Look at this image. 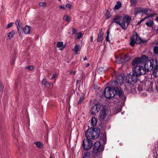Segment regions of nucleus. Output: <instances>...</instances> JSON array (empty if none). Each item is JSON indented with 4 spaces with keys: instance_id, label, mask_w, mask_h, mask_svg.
I'll use <instances>...</instances> for the list:
<instances>
[{
    "instance_id": "obj_27",
    "label": "nucleus",
    "mask_w": 158,
    "mask_h": 158,
    "mask_svg": "<svg viewBox=\"0 0 158 158\" xmlns=\"http://www.w3.org/2000/svg\"><path fill=\"white\" fill-rule=\"evenodd\" d=\"M141 7H138L136 8L134 11V14L136 15L138 13L141 12Z\"/></svg>"
},
{
    "instance_id": "obj_25",
    "label": "nucleus",
    "mask_w": 158,
    "mask_h": 158,
    "mask_svg": "<svg viewBox=\"0 0 158 158\" xmlns=\"http://www.w3.org/2000/svg\"><path fill=\"white\" fill-rule=\"evenodd\" d=\"M34 143L36 147L39 148H42L43 146V144L40 142H35Z\"/></svg>"
},
{
    "instance_id": "obj_35",
    "label": "nucleus",
    "mask_w": 158,
    "mask_h": 158,
    "mask_svg": "<svg viewBox=\"0 0 158 158\" xmlns=\"http://www.w3.org/2000/svg\"><path fill=\"white\" fill-rule=\"evenodd\" d=\"M153 15V14H150L148 15H147L143 19H143V21L145 20L146 19H147L149 17H152Z\"/></svg>"
},
{
    "instance_id": "obj_29",
    "label": "nucleus",
    "mask_w": 158,
    "mask_h": 158,
    "mask_svg": "<svg viewBox=\"0 0 158 158\" xmlns=\"http://www.w3.org/2000/svg\"><path fill=\"white\" fill-rule=\"evenodd\" d=\"M39 5L40 7H42L43 8H44L46 6V3L45 2H40Z\"/></svg>"
},
{
    "instance_id": "obj_7",
    "label": "nucleus",
    "mask_w": 158,
    "mask_h": 158,
    "mask_svg": "<svg viewBox=\"0 0 158 158\" xmlns=\"http://www.w3.org/2000/svg\"><path fill=\"white\" fill-rule=\"evenodd\" d=\"M82 146L85 150L89 149L92 146V142L91 140L88 139L83 140Z\"/></svg>"
},
{
    "instance_id": "obj_56",
    "label": "nucleus",
    "mask_w": 158,
    "mask_h": 158,
    "mask_svg": "<svg viewBox=\"0 0 158 158\" xmlns=\"http://www.w3.org/2000/svg\"><path fill=\"white\" fill-rule=\"evenodd\" d=\"M138 89L139 90H140V91H141L142 90H139V87L138 88Z\"/></svg>"
},
{
    "instance_id": "obj_36",
    "label": "nucleus",
    "mask_w": 158,
    "mask_h": 158,
    "mask_svg": "<svg viewBox=\"0 0 158 158\" xmlns=\"http://www.w3.org/2000/svg\"><path fill=\"white\" fill-rule=\"evenodd\" d=\"M82 36V34L81 33H78L76 36L77 39H79Z\"/></svg>"
},
{
    "instance_id": "obj_2",
    "label": "nucleus",
    "mask_w": 158,
    "mask_h": 158,
    "mask_svg": "<svg viewBox=\"0 0 158 158\" xmlns=\"http://www.w3.org/2000/svg\"><path fill=\"white\" fill-rule=\"evenodd\" d=\"M133 73L127 76L126 78V85L129 86L131 88L133 85L136 83L137 80V77L146 73V69L142 66H137L132 68Z\"/></svg>"
},
{
    "instance_id": "obj_57",
    "label": "nucleus",
    "mask_w": 158,
    "mask_h": 158,
    "mask_svg": "<svg viewBox=\"0 0 158 158\" xmlns=\"http://www.w3.org/2000/svg\"><path fill=\"white\" fill-rule=\"evenodd\" d=\"M157 46H158V44H157Z\"/></svg>"
},
{
    "instance_id": "obj_20",
    "label": "nucleus",
    "mask_w": 158,
    "mask_h": 158,
    "mask_svg": "<svg viewBox=\"0 0 158 158\" xmlns=\"http://www.w3.org/2000/svg\"><path fill=\"white\" fill-rule=\"evenodd\" d=\"M23 31L26 34L29 33L30 31V27L28 25H26L23 28Z\"/></svg>"
},
{
    "instance_id": "obj_46",
    "label": "nucleus",
    "mask_w": 158,
    "mask_h": 158,
    "mask_svg": "<svg viewBox=\"0 0 158 158\" xmlns=\"http://www.w3.org/2000/svg\"><path fill=\"white\" fill-rule=\"evenodd\" d=\"M73 34H75L76 32V30L74 29H73Z\"/></svg>"
},
{
    "instance_id": "obj_22",
    "label": "nucleus",
    "mask_w": 158,
    "mask_h": 158,
    "mask_svg": "<svg viewBox=\"0 0 158 158\" xmlns=\"http://www.w3.org/2000/svg\"><path fill=\"white\" fill-rule=\"evenodd\" d=\"M42 84L44 85V86H46L48 85L49 87L51 86V84L48 82L45 78H44L42 80Z\"/></svg>"
},
{
    "instance_id": "obj_23",
    "label": "nucleus",
    "mask_w": 158,
    "mask_h": 158,
    "mask_svg": "<svg viewBox=\"0 0 158 158\" xmlns=\"http://www.w3.org/2000/svg\"><path fill=\"white\" fill-rule=\"evenodd\" d=\"M153 74L156 77H158V65H157L156 68L154 69Z\"/></svg>"
},
{
    "instance_id": "obj_33",
    "label": "nucleus",
    "mask_w": 158,
    "mask_h": 158,
    "mask_svg": "<svg viewBox=\"0 0 158 158\" xmlns=\"http://www.w3.org/2000/svg\"><path fill=\"white\" fill-rule=\"evenodd\" d=\"M58 48L62 47L63 46V43L62 42H58L56 44Z\"/></svg>"
},
{
    "instance_id": "obj_9",
    "label": "nucleus",
    "mask_w": 158,
    "mask_h": 158,
    "mask_svg": "<svg viewBox=\"0 0 158 158\" xmlns=\"http://www.w3.org/2000/svg\"><path fill=\"white\" fill-rule=\"evenodd\" d=\"M101 144L100 142L99 141L96 142L93 146L94 148V152L97 153L101 151L100 149Z\"/></svg>"
},
{
    "instance_id": "obj_5",
    "label": "nucleus",
    "mask_w": 158,
    "mask_h": 158,
    "mask_svg": "<svg viewBox=\"0 0 158 158\" xmlns=\"http://www.w3.org/2000/svg\"><path fill=\"white\" fill-rule=\"evenodd\" d=\"M148 59L147 57L145 56H143L140 58H135L132 61V65L134 67L137 66H140L139 65L144 62Z\"/></svg>"
},
{
    "instance_id": "obj_43",
    "label": "nucleus",
    "mask_w": 158,
    "mask_h": 158,
    "mask_svg": "<svg viewBox=\"0 0 158 158\" xmlns=\"http://www.w3.org/2000/svg\"><path fill=\"white\" fill-rule=\"evenodd\" d=\"M71 7H72V6L70 4H68V3L65 6V8H70Z\"/></svg>"
},
{
    "instance_id": "obj_54",
    "label": "nucleus",
    "mask_w": 158,
    "mask_h": 158,
    "mask_svg": "<svg viewBox=\"0 0 158 158\" xmlns=\"http://www.w3.org/2000/svg\"><path fill=\"white\" fill-rule=\"evenodd\" d=\"M102 69V68H99V69H98V70H100V69Z\"/></svg>"
},
{
    "instance_id": "obj_21",
    "label": "nucleus",
    "mask_w": 158,
    "mask_h": 158,
    "mask_svg": "<svg viewBox=\"0 0 158 158\" xmlns=\"http://www.w3.org/2000/svg\"><path fill=\"white\" fill-rule=\"evenodd\" d=\"M154 24V22L153 20H151L148 21L146 23V24L148 27H152Z\"/></svg>"
},
{
    "instance_id": "obj_4",
    "label": "nucleus",
    "mask_w": 158,
    "mask_h": 158,
    "mask_svg": "<svg viewBox=\"0 0 158 158\" xmlns=\"http://www.w3.org/2000/svg\"><path fill=\"white\" fill-rule=\"evenodd\" d=\"M116 62L118 64H121L124 62H127L131 59V57L128 54H122L119 56H115Z\"/></svg>"
},
{
    "instance_id": "obj_12",
    "label": "nucleus",
    "mask_w": 158,
    "mask_h": 158,
    "mask_svg": "<svg viewBox=\"0 0 158 158\" xmlns=\"http://www.w3.org/2000/svg\"><path fill=\"white\" fill-rule=\"evenodd\" d=\"M151 62H150V60H147L144 65V68H145L146 71H151L152 70V67L151 66Z\"/></svg>"
},
{
    "instance_id": "obj_32",
    "label": "nucleus",
    "mask_w": 158,
    "mask_h": 158,
    "mask_svg": "<svg viewBox=\"0 0 158 158\" xmlns=\"http://www.w3.org/2000/svg\"><path fill=\"white\" fill-rule=\"evenodd\" d=\"M83 158H90V154L89 152H86L85 153Z\"/></svg>"
},
{
    "instance_id": "obj_38",
    "label": "nucleus",
    "mask_w": 158,
    "mask_h": 158,
    "mask_svg": "<svg viewBox=\"0 0 158 158\" xmlns=\"http://www.w3.org/2000/svg\"><path fill=\"white\" fill-rule=\"evenodd\" d=\"M109 31H108L107 33V35L106 37V41H109Z\"/></svg>"
},
{
    "instance_id": "obj_53",
    "label": "nucleus",
    "mask_w": 158,
    "mask_h": 158,
    "mask_svg": "<svg viewBox=\"0 0 158 158\" xmlns=\"http://www.w3.org/2000/svg\"><path fill=\"white\" fill-rule=\"evenodd\" d=\"M73 73V72L72 71H70V73L71 74L72 73Z\"/></svg>"
},
{
    "instance_id": "obj_6",
    "label": "nucleus",
    "mask_w": 158,
    "mask_h": 158,
    "mask_svg": "<svg viewBox=\"0 0 158 158\" xmlns=\"http://www.w3.org/2000/svg\"><path fill=\"white\" fill-rule=\"evenodd\" d=\"M113 22L118 24L123 29L127 28L124 19L121 16H117L113 19Z\"/></svg>"
},
{
    "instance_id": "obj_52",
    "label": "nucleus",
    "mask_w": 158,
    "mask_h": 158,
    "mask_svg": "<svg viewBox=\"0 0 158 158\" xmlns=\"http://www.w3.org/2000/svg\"><path fill=\"white\" fill-rule=\"evenodd\" d=\"M49 158H53V157L51 155L50 156V157Z\"/></svg>"
},
{
    "instance_id": "obj_18",
    "label": "nucleus",
    "mask_w": 158,
    "mask_h": 158,
    "mask_svg": "<svg viewBox=\"0 0 158 158\" xmlns=\"http://www.w3.org/2000/svg\"><path fill=\"white\" fill-rule=\"evenodd\" d=\"M15 24L17 26L18 30L19 31L20 29L22 28V23L19 20H17L15 22Z\"/></svg>"
},
{
    "instance_id": "obj_10",
    "label": "nucleus",
    "mask_w": 158,
    "mask_h": 158,
    "mask_svg": "<svg viewBox=\"0 0 158 158\" xmlns=\"http://www.w3.org/2000/svg\"><path fill=\"white\" fill-rule=\"evenodd\" d=\"M100 108V105L98 104L95 105L91 110L90 112L91 114H92V115H95V113L98 111Z\"/></svg>"
},
{
    "instance_id": "obj_17",
    "label": "nucleus",
    "mask_w": 158,
    "mask_h": 158,
    "mask_svg": "<svg viewBox=\"0 0 158 158\" xmlns=\"http://www.w3.org/2000/svg\"><path fill=\"white\" fill-rule=\"evenodd\" d=\"M101 31L102 30H101V31L99 33L98 35L97 38V41L98 42H101L103 39V34L102 32H101Z\"/></svg>"
},
{
    "instance_id": "obj_26",
    "label": "nucleus",
    "mask_w": 158,
    "mask_h": 158,
    "mask_svg": "<svg viewBox=\"0 0 158 158\" xmlns=\"http://www.w3.org/2000/svg\"><path fill=\"white\" fill-rule=\"evenodd\" d=\"M84 97L85 95L84 94H82L80 98L79 101L78 102V104H81L83 102L84 100Z\"/></svg>"
},
{
    "instance_id": "obj_41",
    "label": "nucleus",
    "mask_w": 158,
    "mask_h": 158,
    "mask_svg": "<svg viewBox=\"0 0 158 158\" xmlns=\"http://www.w3.org/2000/svg\"><path fill=\"white\" fill-rule=\"evenodd\" d=\"M4 87L2 85V84L0 83V91H2L3 90Z\"/></svg>"
},
{
    "instance_id": "obj_15",
    "label": "nucleus",
    "mask_w": 158,
    "mask_h": 158,
    "mask_svg": "<svg viewBox=\"0 0 158 158\" xmlns=\"http://www.w3.org/2000/svg\"><path fill=\"white\" fill-rule=\"evenodd\" d=\"M91 131V128L88 129L86 131L85 135L87 139H93V138H92L93 135L90 132Z\"/></svg>"
},
{
    "instance_id": "obj_31",
    "label": "nucleus",
    "mask_w": 158,
    "mask_h": 158,
    "mask_svg": "<svg viewBox=\"0 0 158 158\" xmlns=\"http://www.w3.org/2000/svg\"><path fill=\"white\" fill-rule=\"evenodd\" d=\"M80 46L79 45H76L74 47V49L73 50L75 52H77L79 50Z\"/></svg>"
},
{
    "instance_id": "obj_14",
    "label": "nucleus",
    "mask_w": 158,
    "mask_h": 158,
    "mask_svg": "<svg viewBox=\"0 0 158 158\" xmlns=\"http://www.w3.org/2000/svg\"><path fill=\"white\" fill-rule=\"evenodd\" d=\"M150 62L151 63V66L152 67V70L154 69V68H156L157 65H158L157 64V61L156 59H152L151 60H149Z\"/></svg>"
},
{
    "instance_id": "obj_42",
    "label": "nucleus",
    "mask_w": 158,
    "mask_h": 158,
    "mask_svg": "<svg viewBox=\"0 0 158 158\" xmlns=\"http://www.w3.org/2000/svg\"><path fill=\"white\" fill-rule=\"evenodd\" d=\"M59 7L61 9L65 10L66 9L65 6L60 5L59 6Z\"/></svg>"
},
{
    "instance_id": "obj_24",
    "label": "nucleus",
    "mask_w": 158,
    "mask_h": 158,
    "mask_svg": "<svg viewBox=\"0 0 158 158\" xmlns=\"http://www.w3.org/2000/svg\"><path fill=\"white\" fill-rule=\"evenodd\" d=\"M15 34V32L14 31H12L7 34V37L9 39H10L13 37Z\"/></svg>"
},
{
    "instance_id": "obj_30",
    "label": "nucleus",
    "mask_w": 158,
    "mask_h": 158,
    "mask_svg": "<svg viewBox=\"0 0 158 158\" xmlns=\"http://www.w3.org/2000/svg\"><path fill=\"white\" fill-rule=\"evenodd\" d=\"M121 3L120 2L118 1L117 4L115 5L114 8L116 9H118L121 7Z\"/></svg>"
},
{
    "instance_id": "obj_51",
    "label": "nucleus",
    "mask_w": 158,
    "mask_h": 158,
    "mask_svg": "<svg viewBox=\"0 0 158 158\" xmlns=\"http://www.w3.org/2000/svg\"><path fill=\"white\" fill-rule=\"evenodd\" d=\"M76 73V72L75 71H74L73 72V74L75 75V74Z\"/></svg>"
},
{
    "instance_id": "obj_13",
    "label": "nucleus",
    "mask_w": 158,
    "mask_h": 158,
    "mask_svg": "<svg viewBox=\"0 0 158 158\" xmlns=\"http://www.w3.org/2000/svg\"><path fill=\"white\" fill-rule=\"evenodd\" d=\"M97 122V119L95 115H92V118L90 121V124L91 126L94 127L96 126Z\"/></svg>"
},
{
    "instance_id": "obj_49",
    "label": "nucleus",
    "mask_w": 158,
    "mask_h": 158,
    "mask_svg": "<svg viewBox=\"0 0 158 158\" xmlns=\"http://www.w3.org/2000/svg\"><path fill=\"white\" fill-rule=\"evenodd\" d=\"M156 21L158 22V16L156 18Z\"/></svg>"
},
{
    "instance_id": "obj_55",
    "label": "nucleus",
    "mask_w": 158,
    "mask_h": 158,
    "mask_svg": "<svg viewBox=\"0 0 158 158\" xmlns=\"http://www.w3.org/2000/svg\"><path fill=\"white\" fill-rule=\"evenodd\" d=\"M127 89H128V90H129V87H127Z\"/></svg>"
},
{
    "instance_id": "obj_11",
    "label": "nucleus",
    "mask_w": 158,
    "mask_h": 158,
    "mask_svg": "<svg viewBox=\"0 0 158 158\" xmlns=\"http://www.w3.org/2000/svg\"><path fill=\"white\" fill-rule=\"evenodd\" d=\"M107 111L105 109H103L100 112L99 116V119L101 120H103L104 119L107 114Z\"/></svg>"
},
{
    "instance_id": "obj_28",
    "label": "nucleus",
    "mask_w": 158,
    "mask_h": 158,
    "mask_svg": "<svg viewBox=\"0 0 158 158\" xmlns=\"http://www.w3.org/2000/svg\"><path fill=\"white\" fill-rule=\"evenodd\" d=\"M64 20H65L66 22H69L70 21V18L68 15H65L63 18Z\"/></svg>"
},
{
    "instance_id": "obj_48",
    "label": "nucleus",
    "mask_w": 158,
    "mask_h": 158,
    "mask_svg": "<svg viewBox=\"0 0 158 158\" xmlns=\"http://www.w3.org/2000/svg\"><path fill=\"white\" fill-rule=\"evenodd\" d=\"M83 59L84 61L86 60H87L86 57L85 56Z\"/></svg>"
},
{
    "instance_id": "obj_40",
    "label": "nucleus",
    "mask_w": 158,
    "mask_h": 158,
    "mask_svg": "<svg viewBox=\"0 0 158 158\" xmlns=\"http://www.w3.org/2000/svg\"><path fill=\"white\" fill-rule=\"evenodd\" d=\"M13 23H9L6 27V28H8L12 26Z\"/></svg>"
},
{
    "instance_id": "obj_8",
    "label": "nucleus",
    "mask_w": 158,
    "mask_h": 158,
    "mask_svg": "<svg viewBox=\"0 0 158 158\" xmlns=\"http://www.w3.org/2000/svg\"><path fill=\"white\" fill-rule=\"evenodd\" d=\"M91 131L90 132L93 135L92 136L93 139H96L99 137L100 134V131L98 129L95 128L94 130L93 129H91Z\"/></svg>"
},
{
    "instance_id": "obj_47",
    "label": "nucleus",
    "mask_w": 158,
    "mask_h": 158,
    "mask_svg": "<svg viewBox=\"0 0 158 158\" xmlns=\"http://www.w3.org/2000/svg\"><path fill=\"white\" fill-rule=\"evenodd\" d=\"M90 39H91V40H90L92 42L93 40V36H91V37Z\"/></svg>"
},
{
    "instance_id": "obj_45",
    "label": "nucleus",
    "mask_w": 158,
    "mask_h": 158,
    "mask_svg": "<svg viewBox=\"0 0 158 158\" xmlns=\"http://www.w3.org/2000/svg\"><path fill=\"white\" fill-rule=\"evenodd\" d=\"M143 21V19H142L140 21H139L137 23V25H139L140 24V23H141Z\"/></svg>"
},
{
    "instance_id": "obj_16",
    "label": "nucleus",
    "mask_w": 158,
    "mask_h": 158,
    "mask_svg": "<svg viewBox=\"0 0 158 158\" xmlns=\"http://www.w3.org/2000/svg\"><path fill=\"white\" fill-rule=\"evenodd\" d=\"M123 18L124 19V21L125 20H126L127 26H128L131 19V17L127 15H124Z\"/></svg>"
},
{
    "instance_id": "obj_1",
    "label": "nucleus",
    "mask_w": 158,
    "mask_h": 158,
    "mask_svg": "<svg viewBox=\"0 0 158 158\" xmlns=\"http://www.w3.org/2000/svg\"><path fill=\"white\" fill-rule=\"evenodd\" d=\"M114 73L116 76V80L115 81L112 83V85L114 86L113 88L109 87H106L105 90V96L107 98H113L117 92L120 97L123 99H125L123 91L120 87L123 83L125 77L123 74H119L118 76L117 72L115 71H114Z\"/></svg>"
},
{
    "instance_id": "obj_58",
    "label": "nucleus",
    "mask_w": 158,
    "mask_h": 158,
    "mask_svg": "<svg viewBox=\"0 0 158 158\" xmlns=\"http://www.w3.org/2000/svg\"><path fill=\"white\" fill-rule=\"evenodd\" d=\"M59 1H60L61 0H58Z\"/></svg>"
},
{
    "instance_id": "obj_37",
    "label": "nucleus",
    "mask_w": 158,
    "mask_h": 158,
    "mask_svg": "<svg viewBox=\"0 0 158 158\" xmlns=\"http://www.w3.org/2000/svg\"><path fill=\"white\" fill-rule=\"evenodd\" d=\"M26 68L30 70H32L33 69V67L32 66H28Z\"/></svg>"
},
{
    "instance_id": "obj_50",
    "label": "nucleus",
    "mask_w": 158,
    "mask_h": 158,
    "mask_svg": "<svg viewBox=\"0 0 158 158\" xmlns=\"http://www.w3.org/2000/svg\"><path fill=\"white\" fill-rule=\"evenodd\" d=\"M89 63H88L87 64H86V67H88V66H89Z\"/></svg>"
},
{
    "instance_id": "obj_19",
    "label": "nucleus",
    "mask_w": 158,
    "mask_h": 158,
    "mask_svg": "<svg viewBox=\"0 0 158 158\" xmlns=\"http://www.w3.org/2000/svg\"><path fill=\"white\" fill-rule=\"evenodd\" d=\"M151 11V10L148 9L141 8V12L146 15H147L148 13H150Z\"/></svg>"
},
{
    "instance_id": "obj_34",
    "label": "nucleus",
    "mask_w": 158,
    "mask_h": 158,
    "mask_svg": "<svg viewBox=\"0 0 158 158\" xmlns=\"http://www.w3.org/2000/svg\"><path fill=\"white\" fill-rule=\"evenodd\" d=\"M153 51L155 53H158V47L156 46L155 47H154L153 49Z\"/></svg>"
},
{
    "instance_id": "obj_44",
    "label": "nucleus",
    "mask_w": 158,
    "mask_h": 158,
    "mask_svg": "<svg viewBox=\"0 0 158 158\" xmlns=\"http://www.w3.org/2000/svg\"><path fill=\"white\" fill-rule=\"evenodd\" d=\"M130 1L132 4H133L136 2V0H130Z\"/></svg>"
},
{
    "instance_id": "obj_39",
    "label": "nucleus",
    "mask_w": 158,
    "mask_h": 158,
    "mask_svg": "<svg viewBox=\"0 0 158 158\" xmlns=\"http://www.w3.org/2000/svg\"><path fill=\"white\" fill-rule=\"evenodd\" d=\"M57 77V75L56 74H53V75L52 76V77L51 78V79H55V81L56 78Z\"/></svg>"
},
{
    "instance_id": "obj_3",
    "label": "nucleus",
    "mask_w": 158,
    "mask_h": 158,
    "mask_svg": "<svg viewBox=\"0 0 158 158\" xmlns=\"http://www.w3.org/2000/svg\"><path fill=\"white\" fill-rule=\"evenodd\" d=\"M130 40V44L131 46H134L135 44L144 43L146 42V40H145L141 39L137 34L131 37Z\"/></svg>"
}]
</instances>
